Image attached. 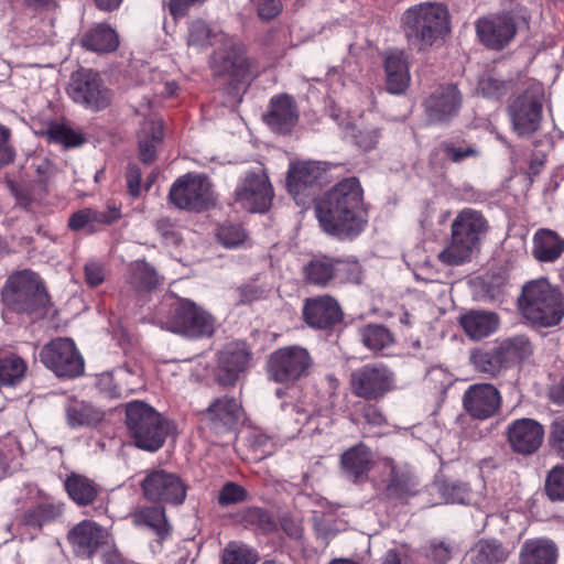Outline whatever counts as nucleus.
<instances>
[{
  "instance_id": "nucleus-59",
  "label": "nucleus",
  "mask_w": 564,
  "mask_h": 564,
  "mask_svg": "<svg viewBox=\"0 0 564 564\" xmlns=\"http://www.w3.org/2000/svg\"><path fill=\"white\" fill-rule=\"evenodd\" d=\"M546 494H564V465L554 466L545 479Z\"/></svg>"
},
{
  "instance_id": "nucleus-60",
  "label": "nucleus",
  "mask_w": 564,
  "mask_h": 564,
  "mask_svg": "<svg viewBox=\"0 0 564 564\" xmlns=\"http://www.w3.org/2000/svg\"><path fill=\"white\" fill-rule=\"evenodd\" d=\"M361 416L371 426L381 427L387 425V419L379 406L366 403L361 408Z\"/></svg>"
},
{
  "instance_id": "nucleus-6",
  "label": "nucleus",
  "mask_w": 564,
  "mask_h": 564,
  "mask_svg": "<svg viewBox=\"0 0 564 564\" xmlns=\"http://www.w3.org/2000/svg\"><path fill=\"white\" fill-rule=\"evenodd\" d=\"M126 425L138 448L159 451L171 430L170 422L154 408L143 401H131L126 405Z\"/></svg>"
},
{
  "instance_id": "nucleus-42",
  "label": "nucleus",
  "mask_w": 564,
  "mask_h": 564,
  "mask_svg": "<svg viewBox=\"0 0 564 564\" xmlns=\"http://www.w3.org/2000/svg\"><path fill=\"white\" fill-rule=\"evenodd\" d=\"M220 35H227L223 31L214 30L205 20L196 19L189 22L187 28V45L207 48L220 42Z\"/></svg>"
},
{
  "instance_id": "nucleus-52",
  "label": "nucleus",
  "mask_w": 564,
  "mask_h": 564,
  "mask_svg": "<svg viewBox=\"0 0 564 564\" xmlns=\"http://www.w3.org/2000/svg\"><path fill=\"white\" fill-rule=\"evenodd\" d=\"M547 444L556 456L564 458V414L554 417L549 427Z\"/></svg>"
},
{
  "instance_id": "nucleus-62",
  "label": "nucleus",
  "mask_w": 564,
  "mask_h": 564,
  "mask_svg": "<svg viewBox=\"0 0 564 564\" xmlns=\"http://www.w3.org/2000/svg\"><path fill=\"white\" fill-rule=\"evenodd\" d=\"M10 134L9 128L0 124V167L14 160V151L9 143Z\"/></svg>"
},
{
  "instance_id": "nucleus-19",
  "label": "nucleus",
  "mask_w": 564,
  "mask_h": 564,
  "mask_svg": "<svg viewBox=\"0 0 564 564\" xmlns=\"http://www.w3.org/2000/svg\"><path fill=\"white\" fill-rule=\"evenodd\" d=\"M302 314L308 327L326 332L335 329L344 321V312L338 301L327 294L306 299Z\"/></svg>"
},
{
  "instance_id": "nucleus-57",
  "label": "nucleus",
  "mask_w": 564,
  "mask_h": 564,
  "mask_svg": "<svg viewBox=\"0 0 564 564\" xmlns=\"http://www.w3.org/2000/svg\"><path fill=\"white\" fill-rule=\"evenodd\" d=\"M61 513L58 508L53 506H40L30 510L24 518L26 524L32 527H42L45 522L53 520Z\"/></svg>"
},
{
  "instance_id": "nucleus-15",
  "label": "nucleus",
  "mask_w": 564,
  "mask_h": 564,
  "mask_svg": "<svg viewBox=\"0 0 564 564\" xmlns=\"http://www.w3.org/2000/svg\"><path fill=\"white\" fill-rule=\"evenodd\" d=\"M216 46L209 61L214 75L234 79L245 77L249 70V64L242 43L227 34L220 35V42Z\"/></svg>"
},
{
  "instance_id": "nucleus-38",
  "label": "nucleus",
  "mask_w": 564,
  "mask_h": 564,
  "mask_svg": "<svg viewBox=\"0 0 564 564\" xmlns=\"http://www.w3.org/2000/svg\"><path fill=\"white\" fill-rule=\"evenodd\" d=\"M507 368L528 360L534 351L533 344L525 335L509 337L497 345Z\"/></svg>"
},
{
  "instance_id": "nucleus-12",
  "label": "nucleus",
  "mask_w": 564,
  "mask_h": 564,
  "mask_svg": "<svg viewBox=\"0 0 564 564\" xmlns=\"http://www.w3.org/2000/svg\"><path fill=\"white\" fill-rule=\"evenodd\" d=\"M464 104V95L456 84L443 83L423 100L426 121L432 126H448L456 119Z\"/></svg>"
},
{
  "instance_id": "nucleus-51",
  "label": "nucleus",
  "mask_w": 564,
  "mask_h": 564,
  "mask_svg": "<svg viewBox=\"0 0 564 564\" xmlns=\"http://www.w3.org/2000/svg\"><path fill=\"white\" fill-rule=\"evenodd\" d=\"M246 238L245 229L237 224L227 223L217 230V239L226 248H236L243 243Z\"/></svg>"
},
{
  "instance_id": "nucleus-45",
  "label": "nucleus",
  "mask_w": 564,
  "mask_h": 564,
  "mask_svg": "<svg viewBox=\"0 0 564 564\" xmlns=\"http://www.w3.org/2000/svg\"><path fill=\"white\" fill-rule=\"evenodd\" d=\"M437 152H441L447 161L453 163H460L469 158H477L479 151L471 144H468L465 140L442 141L436 148Z\"/></svg>"
},
{
  "instance_id": "nucleus-64",
  "label": "nucleus",
  "mask_w": 564,
  "mask_h": 564,
  "mask_svg": "<svg viewBox=\"0 0 564 564\" xmlns=\"http://www.w3.org/2000/svg\"><path fill=\"white\" fill-rule=\"evenodd\" d=\"M282 11L281 0H263L258 6V15L260 19L270 21L278 17Z\"/></svg>"
},
{
  "instance_id": "nucleus-46",
  "label": "nucleus",
  "mask_w": 564,
  "mask_h": 564,
  "mask_svg": "<svg viewBox=\"0 0 564 564\" xmlns=\"http://www.w3.org/2000/svg\"><path fill=\"white\" fill-rule=\"evenodd\" d=\"M161 126L152 124L150 131L139 138V159L144 164H151L156 159V145L163 140Z\"/></svg>"
},
{
  "instance_id": "nucleus-40",
  "label": "nucleus",
  "mask_w": 564,
  "mask_h": 564,
  "mask_svg": "<svg viewBox=\"0 0 564 564\" xmlns=\"http://www.w3.org/2000/svg\"><path fill=\"white\" fill-rule=\"evenodd\" d=\"M360 340L365 347L375 354L384 351L395 344L394 335L381 324H367L359 330Z\"/></svg>"
},
{
  "instance_id": "nucleus-23",
  "label": "nucleus",
  "mask_w": 564,
  "mask_h": 564,
  "mask_svg": "<svg viewBox=\"0 0 564 564\" xmlns=\"http://www.w3.org/2000/svg\"><path fill=\"white\" fill-rule=\"evenodd\" d=\"M262 119L273 132L290 134L300 119L295 98L286 93L272 96Z\"/></svg>"
},
{
  "instance_id": "nucleus-17",
  "label": "nucleus",
  "mask_w": 564,
  "mask_h": 564,
  "mask_svg": "<svg viewBox=\"0 0 564 564\" xmlns=\"http://www.w3.org/2000/svg\"><path fill=\"white\" fill-rule=\"evenodd\" d=\"M73 99L85 107L98 111L111 101V91L104 85L98 72L80 67L73 73Z\"/></svg>"
},
{
  "instance_id": "nucleus-16",
  "label": "nucleus",
  "mask_w": 564,
  "mask_h": 564,
  "mask_svg": "<svg viewBox=\"0 0 564 564\" xmlns=\"http://www.w3.org/2000/svg\"><path fill=\"white\" fill-rule=\"evenodd\" d=\"M273 187L264 172H247L235 189V199L251 213H265L272 205Z\"/></svg>"
},
{
  "instance_id": "nucleus-39",
  "label": "nucleus",
  "mask_w": 564,
  "mask_h": 564,
  "mask_svg": "<svg viewBox=\"0 0 564 564\" xmlns=\"http://www.w3.org/2000/svg\"><path fill=\"white\" fill-rule=\"evenodd\" d=\"M509 553L497 540H479L467 553L470 564H501Z\"/></svg>"
},
{
  "instance_id": "nucleus-48",
  "label": "nucleus",
  "mask_w": 564,
  "mask_h": 564,
  "mask_svg": "<svg viewBox=\"0 0 564 564\" xmlns=\"http://www.w3.org/2000/svg\"><path fill=\"white\" fill-rule=\"evenodd\" d=\"M247 441L252 459L254 460H262L275 451L273 438L264 433L254 431L249 434Z\"/></svg>"
},
{
  "instance_id": "nucleus-43",
  "label": "nucleus",
  "mask_w": 564,
  "mask_h": 564,
  "mask_svg": "<svg viewBox=\"0 0 564 564\" xmlns=\"http://www.w3.org/2000/svg\"><path fill=\"white\" fill-rule=\"evenodd\" d=\"M26 365L18 356L10 355L0 358V386L14 387L25 376Z\"/></svg>"
},
{
  "instance_id": "nucleus-24",
  "label": "nucleus",
  "mask_w": 564,
  "mask_h": 564,
  "mask_svg": "<svg viewBox=\"0 0 564 564\" xmlns=\"http://www.w3.org/2000/svg\"><path fill=\"white\" fill-rule=\"evenodd\" d=\"M544 427L533 419L522 417L512 421L507 429V440L514 453L532 455L541 447Z\"/></svg>"
},
{
  "instance_id": "nucleus-5",
  "label": "nucleus",
  "mask_w": 564,
  "mask_h": 564,
  "mask_svg": "<svg viewBox=\"0 0 564 564\" xmlns=\"http://www.w3.org/2000/svg\"><path fill=\"white\" fill-rule=\"evenodd\" d=\"M401 26L408 41L425 51L449 32V12L443 3H419L403 12Z\"/></svg>"
},
{
  "instance_id": "nucleus-9",
  "label": "nucleus",
  "mask_w": 564,
  "mask_h": 564,
  "mask_svg": "<svg viewBox=\"0 0 564 564\" xmlns=\"http://www.w3.org/2000/svg\"><path fill=\"white\" fill-rule=\"evenodd\" d=\"M313 365V358L307 349L301 346H286L270 354L265 372L269 380L292 386L307 378Z\"/></svg>"
},
{
  "instance_id": "nucleus-54",
  "label": "nucleus",
  "mask_w": 564,
  "mask_h": 564,
  "mask_svg": "<svg viewBox=\"0 0 564 564\" xmlns=\"http://www.w3.org/2000/svg\"><path fill=\"white\" fill-rule=\"evenodd\" d=\"M208 0H169L163 2V8H166L173 20L177 21L188 15L193 8L204 6Z\"/></svg>"
},
{
  "instance_id": "nucleus-53",
  "label": "nucleus",
  "mask_w": 564,
  "mask_h": 564,
  "mask_svg": "<svg viewBox=\"0 0 564 564\" xmlns=\"http://www.w3.org/2000/svg\"><path fill=\"white\" fill-rule=\"evenodd\" d=\"M155 228L165 243L178 246L182 242V236L176 220L170 217H161L156 220Z\"/></svg>"
},
{
  "instance_id": "nucleus-58",
  "label": "nucleus",
  "mask_w": 564,
  "mask_h": 564,
  "mask_svg": "<svg viewBox=\"0 0 564 564\" xmlns=\"http://www.w3.org/2000/svg\"><path fill=\"white\" fill-rule=\"evenodd\" d=\"M425 556L434 564H445L452 557V546L444 541L433 540L425 547Z\"/></svg>"
},
{
  "instance_id": "nucleus-47",
  "label": "nucleus",
  "mask_w": 564,
  "mask_h": 564,
  "mask_svg": "<svg viewBox=\"0 0 564 564\" xmlns=\"http://www.w3.org/2000/svg\"><path fill=\"white\" fill-rule=\"evenodd\" d=\"M221 558L223 564H256L258 554L243 543L230 542L224 549Z\"/></svg>"
},
{
  "instance_id": "nucleus-3",
  "label": "nucleus",
  "mask_w": 564,
  "mask_h": 564,
  "mask_svg": "<svg viewBox=\"0 0 564 564\" xmlns=\"http://www.w3.org/2000/svg\"><path fill=\"white\" fill-rule=\"evenodd\" d=\"M518 307L531 324L553 327L564 317V295L546 278L531 280L522 286Z\"/></svg>"
},
{
  "instance_id": "nucleus-61",
  "label": "nucleus",
  "mask_w": 564,
  "mask_h": 564,
  "mask_svg": "<svg viewBox=\"0 0 564 564\" xmlns=\"http://www.w3.org/2000/svg\"><path fill=\"white\" fill-rule=\"evenodd\" d=\"M141 169L135 164H129L126 172L128 192L132 197H138L141 193Z\"/></svg>"
},
{
  "instance_id": "nucleus-33",
  "label": "nucleus",
  "mask_w": 564,
  "mask_h": 564,
  "mask_svg": "<svg viewBox=\"0 0 564 564\" xmlns=\"http://www.w3.org/2000/svg\"><path fill=\"white\" fill-rule=\"evenodd\" d=\"M499 323L498 314L487 311H470L460 317L463 329L474 340H480L495 333Z\"/></svg>"
},
{
  "instance_id": "nucleus-27",
  "label": "nucleus",
  "mask_w": 564,
  "mask_h": 564,
  "mask_svg": "<svg viewBox=\"0 0 564 564\" xmlns=\"http://www.w3.org/2000/svg\"><path fill=\"white\" fill-rule=\"evenodd\" d=\"M376 462L371 448L360 442L347 448L339 457L341 474L354 484H365L369 474L376 469Z\"/></svg>"
},
{
  "instance_id": "nucleus-21",
  "label": "nucleus",
  "mask_w": 564,
  "mask_h": 564,
  "mask_svg": "<svg viewBox=\"0 0 564 564\" xmlns=\"http://www.w3.org/2000/svg\"><path fill=\"white\" fill-rule=\"evenodd\" d=\"M251 351L245 341L227 344L218 355L216 381L223 387H234L249 367Z\"/></svg>"
},
{
  "instance_id": "nucleus-20",
  "label": "nucleus",
  "mask_w": 564,
  "mask_h": 564,
  "mask_svg": "<svg viewBox=\"0 0 564 564\" xmlns=\"http://www.w3.org/2000/svg\"><path fill=\"white\" fill-rule=\"evenodd\" d=\"M501 403V394L491 383L471 384L463 394V408L473 420L486 421L495 416Z\"/></svg>"
},
{
  "instance_id": "nucleus-35",
  "label": "nucleus",
  "mask_w": 564,
  "mask_h": 564,
  "mask_svg": "<svg viewBox=\"0 0 564 564\" xmlns=\"http://www.w3.org/2000/svg\"><path fill=\"white\" fill-rule=\"evenodd\" d=\"M131 518L134 525L149 528L160 540H165L171 535L172 527L167 522L162 506L139 508L131 513Z\"/></svg>"
},
{
  "instance_id": "nucleus-31",
  "label": "nucleus",
  "mask_w": 564,
  "mask_h": 564,
  "mask_svg": "<svg viewBox=\"0 0 564 564\" xmlns=\"http://www.w3.org/2000/svg\"><path fill=\"white\" fill-rule=\"evenodd\" d=\"M41 360L58 377L70 376V339L56 338L45 345Z\"/></svg>"
},
{
  "instance_id": "nucleus-10",
  "label": "nucleus",
  "mask_w": 564,
  "mask_h": 564,
  "mask_svg": "<svg viewBox=\"0 0 564 564\" xmlns=\"http://www.w3.org/2000/svg\"><path fill=\"white\" fill-rule=\"evenodd\" d=\"M543 101V87L532 85L509 105L512 129L519 137H529L540 129Z\"/></svg>"
},
{
  "instance_id": "nucleus-50",
  "label": "nucleus",
  "mask_w": 564,
  "mask_h": 564,
  "mask_svg": "<svg viewBox=\"0 0 564 564\" xmlns=\"http://www.w3.org/2000/svg\"><path fill=\"white\" fill-rule=\"evenodd\" d=\"M511 83L492 76L482 77L478 83V91L486 98L500 100L508 95Z\"/></svg>"
},
{
  "instance_id": "nucleus-55",
  "label": "nucleus",
  "mask_w": 564,
  "mask_h": 564,
  "mask_svg": "<svg viewBox=\"0 0 564 564\" xmlns=\"http://www.w3.org/2000/svg\"><path fill=\"white\" fill-rule=\"evenodd\" d=\"M381 137L379 128H364L357 129L352 133L355 144L362 151L373 150Z\"/></svg>"
},
{
  "instance_id": "nucleus-29",
  "label": "nucleus",
  "mask_w": 564,
  "mask_h": 564,
  "mask_svg": "<svg viewBox=\"0 0 564 564\" xmlns=\"http://www.w3.org/2000/svg\"><path fill=\"white\" fill-rule=\"evenodd\" d=\"M564 253V237L550 228H539L532 237V257L540 263H554Z\"/></svg>"
},
{
  "instance_id": "nucleus-41",
  "label": "nucleus",
  "mask_w": 564,
  "mask_h": 564,
  "mask_svg": "<svg viewBox=\"0 0 564 564\" xmlns=\"http://www.w3.org/2000/svg\"><path fill=\"white\" fill-rule=\"evenodd\" d=\"M470 362L478 372L492 378L508 369L497 346L475 350L470 355Z\"/></svg>"
},
{
  "instance_id": "nucleus-49",
  "label": "nucleus",
  "mask_w": 564,
  "mask_h": 564,
  "mask_svg": "<svg viewBox=\"0 0 564 564\" xmlns=\"http://www.w3.org/2000/svg\"><path fill=\"white\" fill-rule=\"evenodd\" d=\"M104 417V412L86 402H78L73 405L74 426H96Z\"/></svg>"
},
{
  "instance_id": "nucleus-8",
  "label": "nucleus",
  "mask_w": 564,
  "mask_h": 564,
  "mask_svg": "<svg viewBox=\"0 0 564 564\" xmlns=\"http://www.w3.org/2000/svg\"><path fill=\"white\" fill-rule=\"evenodd\" d=\"M167 197L177 209L193 213L207 212L216 205L208 177L193 172L177 177L171 185Z\"/></svg>"
},
{
  "instance_id": "nucleus-30",
  "label": "nucleus",
  "mask_w": 564,
  "mask_h": 564,
  "mask_svg": "<svg viewBox=\"0 0 564 564\" xmlns=\"http://www.w3.org/2000/svg\"><path fill=\"white\" fill-rule=\"evenodd\" d=\"M142 494H186L189 489L176 473L165 469H152L141 480Z\"/></svg>"
},
{
  "instance_id": "nucleus-2",
  "label": "nucleus",
  "mask_w": 564,
  "mask_h": 564,
  "mask_svg": "<svg viewBox=\"0 0 564 564\" xmlns=\"http://www.w3.org/2000/svg\"><path fill=\"white\" fill-rule=\"evenodd\" d=\"M154 322L162 328L189 338L210 337L215 318L188 299L165 296L154 313Z\"/></svg>"
},
{
  "instance_id": "nucleus-32",
  "label": "nucleus",
  "mask_w": 564,
  "mask_h": 564,
  "mask_svg": "<svg viewBox=\"0 0 564 564\" xmlns=\"http://www.w3.org/2000/svg\"><path fill=\"white\" fill-rule=\"evenodd\" d=\"M557 557L556 544L546 538L527 540L519 554L520 564H556Z\"/></svg>"
},
{
  "instance_id": "nucleus-26",
  "label": "nucleus",
  "mask_w": 564,
  "mask_h": 564,
  "mask_svg": "<svg viewBox=\"0 0 564 564\" xmlns=\"http://www.w3.org/2000/svg\"><path fill=\"white\" fill-rule=\"evenodd\" d=\"M476 32L488 48L502 50L517 33V25L509 14H498L477 20Z\"/></svg>"
},
{
  "instance_id": "nucleus-25",
  "label": "nucleus",
  "mask_w": 564,
  "mask_h": 564,
  "mask_svg": "<svg viewBox=\"0 0 564 564\" xmlns=\"http://www.w3.org/2000/svg\"><path fill=\"white\" fill-rule=\"evenodd\" d=\"M78 45L97 55H109L120 47V36L116 29L107 22H94L82 26L77 34Z\"/></svg>"
},
{
  "instance_id": "nucleus-18",
  "label": "nucleus",
  "mask_w": 564,
  "mask_h": 564,
  "mask_svg": "<svg viewBox=\"0 0 564 564\" xmlns=\"http://www.w3.org/2000/svg\"><path fill=\"white\" fill-rule=\"evenodd\" d=\"M325 170L315 162L291 163L286 175L288 192L297 205H305L322 186Z\"/></svg>"
},
{
  "instance_id": "nucleus-13",
  "label": "nucleus",
  "mask_w": 564,
  "mask_h": 564,
  "mask_svg": "<svg viewBox=\"0 0 564 564\" xmlns=\"http://www.w3.org/2000/svg\"><path fill=\"white\" fill-rule=\"evenodd\" d=\"M351 393L368 402L379 401L394 387V373L382 364H367L350 375Z\"/></svg>"
},
{
  "instance_id": "nucleus-1",
  "label": "nucleus",
  "mask_w": 564,
  "mask_h": 564,
  "mask_svg": "<svg viewBox=\"0 0 564 564\" xmlns=\"http://www.w3.org/2000/svg\"><path fill=\"white\" fill-rule=\"evenodd\" d=\"M321 228L338 239H354L367 223L364 191L357 177H346L315 200Z\"/></svg>"
},
{
  "instance_id": "nucleus-14",
  "label": "nucleus",
  "mask_w": 564,
  "mask_h": 564,
  "mask_svg": "<svg viewBox=\"0 0 564 564\" xmlns=\"http://www.w3.org/2000/svg\"><path fill=\"white\" fill-rule=\"evenodd\" d=\"M306 284L326 288L335 279L340 282L355 281L359 276L357 261L335 259L327 256L314 257L302 269Z\"/></svg>"
},
{
  "instance_id": "nucleus-36",
  "label": "nucleus",
  "mask_w": 564,
  "mask_h": 564,
  "mask_svg": "<svg viewBox=\"0 0 564 564\" xmlns=\"http://www.w3.org/2000/svg\"><path fill=\"white\" fill-rule=\"evenodd\" d=\"M121 218V210L118 207H108L105 212L85 208L73 213V230L87 228L88 232H95L101 226L116 223Z\"/></svg>"
},
{
  "instance_id": "nucleus-56",
  "label": "nucleus",
  "mask_w": 564,
  "mask_h": 564,
  "mask_svg": "<svg viewBox=\"0 0 564 564\" xmlns=\"http://www.w3.org/2000/svg\"><path fill=\"white\" fill-rule=\"evenodd\" d=\"M315 499L313 501V519L317 523H323L326 521L327 516L335 514L338 509L341 508V505L335 501H330L326 497L323 496H313Z\"/></svg>"
},
{
  "instance_id": "nucleus-11",
  "label": "nucleus",
  "mask_w": 564,
  "mask_h": 564,
  "mask_svg": "<svg viewBox=\"0 0 564 564\" xmlns=\"http://www.w3.org/2000/svg\"><path fill=\"white\" fill-rule=\"evenodd\" d=\"M245 416V409L239 397L223 394L214 398L200 412L202 427L209 433L221 436L234 432Z\"/></svg>"
},
{
  "instance_id": "nucleus-44",
  "label": "nucleus",
  "mask_w": 564,
  "mask_h": 564,
  "mask_svg": "<svg viewBox=\"0 0 564 564\" xmlns=\"http://www.w3.org/2000/svg\"><path fill=\"white\" fill-rule=\"evenodd\" d=\"M36 133L45 138L48 144L58 147L61 150L67 151L70 148V127L64 120L51 121Z\"/></svg>"
},
{
  "instance_id": "nucleus-22",
  "label": "nucleus",
  "mask_w": 564,
  "mask_h": 564,
  "mask_svg": "<svg viewBox=\"0 0 564 564\" xmlns=\"http://www.w3.org/2000/svg\"><path fill=\"white\" fill-rule=\"evenodd\" d=\"M375 487L388 494H408L415 485L412 469L406 464H398L390 457H383L376 464L371 478Z\"/></svg>"
},
{
  "instance_id": "nucleus-7",
  "label": "nucleus",
  "mask_w": 564,
  "mask_h": 564,
  "mask_svg": "<svg viewBox=\"0 0 564 564\" xmlns=\"http://www.w3.org/2000/svg\"><path fill=\"white\" fill-rule=\"evenodd\" d=\"M6 299L12 308L33 318L47 314L48 295L40 276L29 270L11 275L6 285Z\"/></svg>"
},
{
  "instance_id": "nucleus-34",
  "label": "nucleus",
  "mask_w": 564,
  "mask_h": 564,
  "mask_svg": "<svg viewBox=\"0 0 564 564\" xmlns=\"http://www.w3.org/2000/svg\"><path fill=\"white\" fill-rule=\"evenodd\" d=\"M107 531L93 521H83L73 528V542L76 543V556H90L104 542Z\"/></svg>"
},
{
  "instance_id": "nucleus-28",
  "label": "nucleus",
  "mask_w": 564,
  "mask_h": 564,
  "mask_svg": "<svg viewBox=\"0 0 564 564\" xmlns=\"http://www.w3.org/2000/svg\"><path fill=\"white\" fill-rule=\"evenodd\" d=\"M127 282L134 305L141 307L149 300V295L162 284L163 278L145 260H137L130 264Z\"/></svg>"
},
{
  "instance_id": "nucleus-37",
  "label": "nucleus",
  "mask_w": 564,
  "mask_h": 564,
  "mask_svg": "<svg viewBox=\"0 0 564 564\" xmlns=\"http://www.w3.org/2000/svg\"><path fill=\"white\" fill-rule=\"evenodd\" d=\"M384 70L387 90L394 95L403 94L410 84L409 67L403 54L388 55Z\"/></svg>"
},
{
  "instance_id": "nucleus-4",
  "label": "nucleus",
  "mask_w": 564,
  "mask_h": 564,
  "mask_svg": "<svg viewBox=\"0 0 564 564\" xmlns=\"http://www.w3.org/2000/svg\"><path fill=\"white\" fill-rule=\"evenodd\" d=\"M489 224L481 212L464 208L456 215L451 226V240L438 253V260L446 265H459L471 259L479 249Z\"/></svg>"
},
{
  "instance_id": "nucleus-63",
  "label": "nucleus",
  "mask_w": 564,
  "mask_h": 564,
  "mask_svg": "<svg viewBox=\"0 0 564 564\" xmlns=\"http://www.w3.org/2000/svg\"><path fill=\"white\" fill-rule=\"evenodd\" d=\"M39 178L41 182L46 183L51 178L57 175L56 167L45 158H35L32 162Z\"/></svg>"
}]
</instances>
